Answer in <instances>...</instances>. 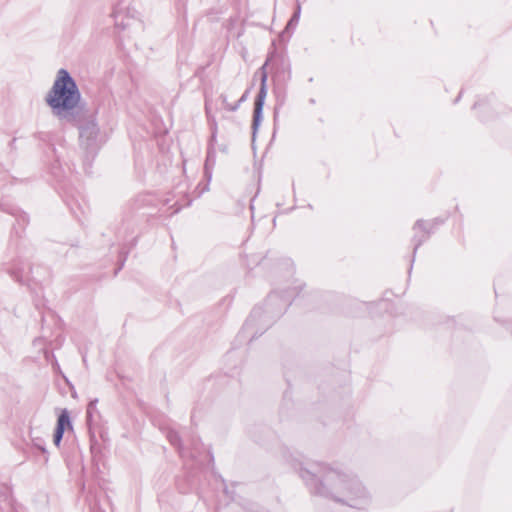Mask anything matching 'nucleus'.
<instances>
[{"label":"nucleus","instance_id":"obj_1","mask_svg":"<svg viewBox=\"0 0 512 512\" xmlns=\"http://www.w3.org/2000/svg\"><path fill=\"white\" fill-rule=\"evenodd\" d=\"M299 475L313 494L331 498L335 502L356 509H363L370 504V493L351 473L331 468L325 464H316L313 471L300 468Z\"/></svg>","mask_w":512,"mask_h":512},{"label":"nucleus","instance_id":"obj_2","mask_svg":"<svg viewBox=\"0 0 512 512\" xmlns=\"http://www.w3.org/2000/svg\"><path fill=\"white\" fill-rule=\"evenodd\" d=\"M81 99V92L74 78L66 69H59L45 96V102L53 115L63 122H76L78 113L84 110Z\"/></svg>","mask_w":512,"mask_h":512},{"label":"nucleus","instance_id":"obj_3","mask_svg":"<svg viewBox=\"0 0 512 512\" xmlns=\"http://www.w3.org/2000/svg\"><path fill=\"white\" fill-rule=\"evenodd\" d=\"M296 288L285 291L283 295L272 293L268 296L263 307H254L243 326V332L253 333L252 338L256 334H262L274 319L282 315L291 304Z\"/></svg>","mask_w":512,"mask_h":512},{"label":"nucleus","instance_id":"obj_4","mask_svg":"<svg viewBox=\"0 0 512 512\" xmlns=\"http://www.w3.org/2000/svg\"><path fill=\"white\" fill-rule=\"evenodd\" d=\"M79 129L80 145L89 154H94L99 148V127L95 115L86 109L78 113L76 122H67Z\"/></svg>","mask_w":512,"mask_h":512},{"label":"nucleus","instance_id":"obj_5","mask_svg":"<svg viewBox=\"0 0 512 512\" xmlns=\"http://www.w3.org/2000/svg\"><path fill=\"white\" fill-rule=\"evenodd\" d=\"M267 65H268V61H266L264 63V65L260 68L261 83H260V89L258 91V94L255 99V103H254L253 123H252L253 135H255V133L262 121L263 107H264V102H265V99L267 96V72H266Z\"/></svg>","mask_w":512,"mask_h":512},{"label":"nucleus","instance_id":"obj_6","mask_svg":"<svg viewBox=\"0 0 512 512\" xmlns=\"http://www.w3.org/2000/svg\"><path fill=\"white\" fill-rule=\"evenodd\" d=\"M4 270L17 282L24 283L29 280L31 266L28 259L17 256L4 265Z\"/></svg>","mask_w":512,"mask_h":512},{"label":"nucleus","instance_id":"obj_7","mask_svg":"<svg viewBox=\"0 0 512 512\" xmlns=\"http://www.w3.org/2000/svg\"><path fill=\"white\" fill-rule=\"evenodd\" d=\"M442 221L438 219H434L431 221H425V220H417L413 226V243H414V250L413 255L415 256V253L417 249L422 245L423 242H425L431 233L434 231V229L441 224Z\"/></svg>","mask_w":512,"mask_h":512},{"label":"nucleus","instance_id":"obj_8","mask_svg":"<svg viewBox=\"0 0 512 512\" xmlns=\"http://www.w3.org/2000/svg\"><path fill=\"white\" fill-rule=\"evenodd\" d=\"M167 439L173 446H175L178 449V452L183 459L196 458V453L199 452V446H200L198 441H193V443H192L193 450H188L182 445L178 432H176L174 430L168 431Z\"/></svg>","mask_w":512,"mask_h":512},{"label":"nucleus","instance_id":"obj_9","mask_svg":"<svg viewBox=\"0 0 512 512\" xmlns=\"http://www.w3.org/2000/svg\"><path fill=\"white\" fill-rule=\"evenodd\" d=\"M72 429L70 415L67 409L61 410L58 415L56 429L53 435V442L58 447L62 441L66 429Z\"/></svg>","mask_w":512,"mask_h":512},{"label":"nucleus","instance_id":"obj_10","mask_svg":"<svg viewBox=\"0 0 512 512\" xmlns=\"http://www.w3.org/2000/svg\"><path fill=\"white\" fill-rule=\"evenodd\" d=\"M111 16L114 19L115 27L121 30H125L126 28L130 27L132 22L135 21L132 16L128 15L126 8L122 7L120 4L113 9Z\"/></svg>","mask_w":512,"mask_h":512},{"label":"nucleus","instance_id":"obj_11","mask_svg":"<svg viewBox=\"0 0 512 512\" xmlns=\"http://www.w3.org/2000/svg\"><path fill=\"white\" fill-rule=\"evenodd\" d=\"M97 403L98 400L94 399L91 400L87 405L86 418L89 423H91L94 420L95 414H98Z\"/></svg>","mask_w":512,"mask_h":512},{"label":"nucleus","instance_id":"obj_12","mask_svg":"<svg viewBox=\"0 0 512 512\" xmlns=\"http://www.w3.org/2000/svg\"><path fill=\"white\" fill-rule=\"evenodd\" d=\"M300 14H301V6H300V3L297 1L295 12L292 15L291 19L289 20V22L287 23L286 29L294 28L298 24Z\"/></svg>","mask_w":512,"mask_h":512},{"label":"nucleus","instance_id":"obj_13","mask_svg":"<svg viewBox=\"0 0 512 512\" xmlns=\"http://www.w3.org/2000/svg\"><path fill=\"white\" fill-rule=\"evenodd\" d=\"M31 442H32V445L37 448L38 450H40L41 452L45 453L46 452V449H45V440L42 438V437H39V436H32L31 437Z\"/></svg>","mask_w":512,"mask_h":512},{"label":"nucleus","instance_id":"obj_14","mask_svg":"<svg viewBox=\"0 0 512 512\" xmlns=\"http://www.w3.org/2000/svg\"><path fill=\"white\" fill-rule=\"evenodd\" d=\"M220 99L222 100V104L224 106V108L228 111H236L238 108H239V103H235V104H230L228 101H227V96L226 95H221L220 96Z\"/></svg>","mask_w":512,"mask_h":512},{"label":"nucleus","instance_id":"obj_15","mask_svg":"<svg viewBox=\"0 0 512 512\" xmlns=\"http://www.w3.org/2000/svg\"><path fill=\"white\" fill-rule=\"evenodd\" d=\"M16 220L19 225L25 226L28 223L29 218L25 212L19 211L16 215Z\"/></svg>","mask_w":512,"mask_h":512},{"label":"nucleus","instance_id":"obj_16","mask_svg":"<svg viewBox=\"0 0 512 512\" xmlns=\"http://www.w3.org/2000/svg\"><path fill=\"white\" fill-rule=\"evenodd\" d=\"M205 109H206L207 116L210 117V109H209L208 102H206V104H205Z\"/></svg>","mask_w":512,"mask_h":512},{"label":"nucleus","instance_id":"obj_17","mask_svg":"<svg viewBox=\"0 0 512 512\" xmlns=\"http://www.w3.org/2000/svg\"><path fill=\"white\" fill-rule=\"evenodd\" d=\"M246 94H247V92H246V93H244V95H243V96L238 100V102H237V103H239V104H240L241 102L245 101V100H246Z\"/></svg>","mask_w":512,"mask_h":512},{"label":"nucleus","instance_id":"obj_18","mask_svg":"<svg viewBox=\"0 0 512 512\" xmlns=\"http://www.w3.org/2000/svg\"><path fill=\"white\" fill-rule=\"evenodd\" d=\"M422 235H423V232L418 231V237H419V238H421V237H422Z\"/></svg>","mask_w":512,"mask_h":512},{"label":"nucleus","instance_id":"obj_19","mask_svg":"<svg viewBox=\"0 0 512 512\" xmlns=\"http://www.w3.org/2000/svg\"><path fill=\"white\" fill-rule=\"evenodd\" d=\"M461 94L456 98L455 102L459 101Z\"/></svg>","mask_w":512,"mask_h":512}]
</instances>
